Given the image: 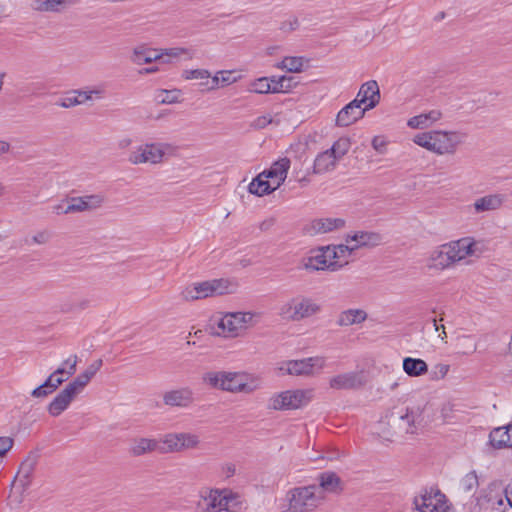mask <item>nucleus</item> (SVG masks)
Segmentation results:
<instances>
[{
    "label": "nucleus",
    "instance_id": "obj_1",
    "mask_svg": "<svg viewBox=\"0 0 512 512\" xmlns=\"http://www.w3.org/2000/svg\"><path fill=\"white\" fill-rule=\"evenodd\" d=\"M480 253L479 243L473 238L464 237L434 248L426 260V265L431 270L443 271L468 257L479 256Z\"/></svg>",
    "mask_w": 512,
    "mask_h": 512
},
{
    "label": "nucleus",
    "instance_id": "obj_2",
    "mask_svg": "<svg viewBox=\"0 0 512 512\" xmlns=\"http://www.w3.org/2000/svg\"><path fill=\"white\" fill-rule=\"evenodd\" d=\"M466 137L459 130L432 129L415 134L412 141L436 156H454L465 143Z\"/></svg>",
    "mask_w": 512,
    "mask_h": 512
},
{
    "label": "nucleus",
    "instance_id": "obj_3",
    "mask_svg": "<svg viewBox=\"0 0 512 512\" xmlns=\"http://www.w3.org/2000/svg\"><path fill=\"white\" fill-rule=\"evenodd\" d=\"M202 381L210 388L233 394H251L261 386L258 377L242 371H209L203 374Z\"/></svg>",
    "mask_w": 512,
    "mask_h": 512
},
{
    "label": "nucleus",
    "instance_id": "obj_4",
    "mask_svg": "<svg viewBox=\"0 0 512 512\" xmlns=\"http://www.w3.org/2000/svg\"><path fill=\"white\" fill-rule=\"evenodd\" d=\"M258 320L259 314L251 311L219 313L211 319V334L225 339H235L245 335Z\"/></svg>",
    "mask_w": 512,
    "mask_h": 512
},
{
    "label": "nucleus",
    "instance_id": "obj_5",
    "mask_svg": "<svg viewBox=\"0 0 512 512\" xmlns=\"http://www.w3.org/2000/svg\"><path fill=\"white\" fill-rule=\"evenodd\" d=\"M238 493L230 489L207 488L199 492L196 512H235L241 507Z\"/></svg>",
    "mask_w": 512,
    "mask_h": 512
},
{
    "label": "nucleus",
    "instance_id": "obj_6",
    "mask_svg": "<svg viewBox=\"0 0 512 512\" xmlns=\"http://www.w3.org/2000/svg\"><path fill=\"white\" fill-rule=\"evenodd\" d=\"M347 251V248L341 244L321 247L304 257L301 260V267L307 271H337L349 263L345 256Z\"/></svg>",
    "mask_w": 512,
    "mask_h": 512
},
{
    "label": "nucleus",
    "instance_id": "obj_7",
    "mask_svg": "<svg viewBox=\"0 0 512 512\" xmlns=\"http://www.w3.org/2000/svg\"><path fill=\"white\" fill-rule=\"evenodd\" d=\"M236 285L229 279L219 278L189 283L180 291V298L185 302H194L209 297L233 293Z\"/></svg>",
    "mask_w": 512,
    "mask_h": 512
},
{
    "label": "nucleus",
    "instance_id": "obj_8",
    "mask_svg": "<svg viewBox=\"0 0 512 512\" xmlns=\"http://www.w3.org/2000/svg\"><path fill=\"white\" fill-rule=\"evenodd\" d=\"M321 312V305L312 298L297 296L278 307V316L288 322H298Z\"/></svg>",
    "mask_w": 512,
    "mask_h": 512
},
{
    "label": "nucleus",
    "instance_id": "obj_9",
    "mask_svg": "<svg viewBox=\"0 0 512 512\" xmlns=\"http://www.w3.org/2000/svg\"><path fill=\"white\" fill-rule=\"evenodd\" d=\"M314 389H289L274 393L268 400V408L276 411L297 410L314 399Z\"/></svg>",
    "mask_w": 512,
    "mask_h": 512
},
{
    "label": "nucleus",
    "instance_id": "obj_10",
    "mask_svg": "<svg viewBox=\"0 0 512 512\" xmlns=\"http://www.w3.org/2000/svg\"><path fill=\"white\" fill-rule=\"evenodd\" d=\"M173 146L165 142H145L128 154V162L132 165H159L164 162L166 155Z\"/></svg>",
    "mask_w": 512,
    "mask_h": 512
},
{
    "label": "nucleus",
    "instance_id": "obj_11",
    "mask_svg": "<svg viewBox=\"0 0 512 512\" xmlns=\"http://www.w3.org/2000/svg\"><path fill=\"white\" fill-rule=\"evenodd\" d=\"M327 366L324 356H313L298 360H288L281 362L278 367V373L281 376H305L311 377L321 373Z\"/></svg>",
    "mask_w": 512,
    "mask_h": 512
},
{
    "label": "nucleus",
    "instance_id": "obj_12",
    "mask_svg": "<svg viewBox=\"0 0 512 512\" xmlns=\"http://www.w3.org/2000/svg\"><path fill=\"white\" fill-rule=\"evenodd\" d=\"M477 504L486 510L505 512L507 506V488L500 484H491L480 492Z\"/></svg>",
    "mask_w": 512,
    "mask_h": 512
},
{
    "label": "nucleus",
    "instance_id": "obj_13",
    "mask_svg": "<svg viewBox=\"0 0 512 512\" xmlns=\"http://www.w3.org/2000/svg\"><path fill=\"white\" fill-rule=\"evenodd\" d=\"M415 509L420 512H447L446 496L440 491H425L414 498Z\"/></svg>",
    "mask_w": 512,
    "mask_h": 512
},
{
    "label": "nucleus",
    "instance_id": "obj_14",
    "mask_svg": "<svg viewBox=\"0 0 512 512\" xmlns=\"http://www.w3.org/2000/svg\"><path fill=\"white\" fill-rule=\"evenodd\" d=\"M33 472V462L32 461H24L17 475L15 476L14 481L11 485L9 499L13 503H20L23 498V493L29 487L31 483V474Z\"/></svg>",
    "mask_w": 512,
    "mask_h": 512
},
{
    "label": "nucleus",
    "instance_id": "obj_15",
    "mask_svg": "<svg viewBox=\"0 0 512 512\" xmlns=\"http://www.w3.org/2000/svg\"><path fill=\"white\" fill-rule=\"evenodd\" d=\"M315 486L299 487L288 493L289 509L294 512L316 506Z\"/></svg>",
    "mask_w": 512,
    "mask_h": 512
},
{
    "label": "nucleus",
    "instance_id": "obj_16",
    "mask_svg": "<svg viewBox=\"0 0 512 512\" xmlns=\"http://www.w3.org/2000/svg\"><path fill=\"white\" fill-rule=\"evenodd\" d=\"M382 242V236L376 232H356L351 236H348L346 239V244H341L343 247L347 248V253H345L348 262L350 261V257L352 253L362 247H375Z\"/></svg>",
    "mask_w": 512,
    "mask_h": 512
},
{
    "label": "nucleus",
    "instance_id": "obj_17",
    "mask_svg": "<svg viewBox=\"0 0 512 512\" xmlns=\"http://www.w3.org/2000/svg\"><path fill=\"white\" fill-rule=\"evenodd\" d=\"M380 99V88L377 81L369 80L360 86L356 98L353 100L361 106L364 105V108L369 111L379 104Z\"/></svg>",
    "mask_w": 512,
    "mask_h": 512
},
{
    "label": "nucleus",
    "instance_id": "obj_18",
    "mask_svg": "<svg viewBox=\"0 0 512 512\" xmlns=\"http://www.w3.org/2000/svg\"><path fill=\"white\" fill-rule=\"evenodd\" d=\"M163 403L169 407L188 408L194 401V392L190 387H180L164 392Z\"/></svg>",
    "mask_w": 512,
    "mask_h": 512
},
{
    "label": "nucleus",
    "instance_id": "obj_19",
    "mask_svg": "<svg viewBox=\"0 0 512 512\" xmlns=\"http://www.w3.org/2000/svg\"><path fill=\"white\" fill-rule=\"evenodd\" d=\"M345 221L342 218H317L304 227L305 234L309 236L322 235L343 228Z\"/></svg>",
    "mask_w": 512,
    "mask_h": 512
},
{
    "label": "nucleus",
    "instance_id": "obj_20",
    "mask_svg": "<svg viewBox=\"0 0 512 512\" xmlns=\"http://www.w3.org/2000/svg\"><path fill=\"white\" fill-rule=\"evenodd\" d=\"M365 381L359 372L350 371L332 376L329 379V387L334 390H352L360 388Z\"/></svg>",
    "mask_w": 512,
    "mask_h": 512
},
{
    "label": "nucleus",
    "instance_id": "obj_21",
    "mask_svg": "<svg viewBox=\"0 0 512 512\" xmlns=\"http://www.w3.org/2000/svg\"><path fill=\"white\" fill-rule=\"evenodd\" d=\"M423 410L420 406L407 407L405 413L399 417V427L406 433L414 435L423 423Z\"/></svg>",
    "mask_w": 512,
    "mask_h": 512
},
{
    "label": "nucleus",
    "instance_id": "obj_22",
    "mask_svg": "<svg viewBox=\"0 0 512 512\" xmlns=\"http://www.w3.org/2000/svg\"><path fill=\"white\" fill-rule=\"evenodd\" d=\"M366 112L364 107L352 100L338 112L335 124L338 127H348L362 119Z\"/></svg>",
    "mask_w": 512,
    "mask_h": 512
},
{
    "label": "nucleus",
    "instance_id": "obj_23",
    "mask_svg": "<svg viewBox=\"0 0 512 512\" xmlns=\"http://www.w3.org/2000/svg\"><path fill=\"white\" fill-rule=\"evenodd\" d=\"M291 167V161L287 157H283L273 162L270 168L262 171L267 179L277 190L286 180L288 171Z\"/></svg>",
    "mask_w": 512,
    "mask_h": 512
},
{
    "label": "nucleus",
    "instance_id": "obj_24",
    "mask_svg": "<svg viewBox=\"0 0 512 512\" xmlns=\"http://www.w3.org/2000/svg\"><path fill=\"white\" fill-rule=\"evenodd\" d=\"M506 201V197L501 193L487 194L476 198L472 204L475 214L493 212L501 209Z\"/></svg>",
    "mask_w": 512,
    "mask_h": 512
},
{
    "label": "nucleus",
    "instance_id": "obj_25",
    "mask_svg": "<svg viewBox=\"0 0 512 512\" xmlns=\"http://www.w3.org/2000/svg\"><path fill=\"white\" fill-rule=\"evenodd\" d=\"M128 451L133 457H140L154 452L159 453V441L156 438L135 437L131 440Z\"/></svg>",
    "mask_w": 512,
    "mask_h": 512
},
{
    "label": "nucleus",
    "instance_id": "obj_26",
    "mask_svg": "<svg viewBox=\"0 0 512 512\" xmlns=\"http://www.w3.org/2000/svg\"><path fill=\"white\" fill-rule=\"evenodd\" d=\"M76 397L77 395L65 386V388L49 403L47 407L48 413L53 417L59 416L70 406Z\"/></svg>",
    "mask_w": 512,
    "mask_h": 512
},
{
    "label": "nucleus",
    "instance_id": "obj_27",
    "mask_svg": "<svg viewBox=\"0 0 512 512\" xmlns=\"http://www.w3.org/2000/svg\"><path fill=\"white\" fill-rule=\"evenodd\" d=\"M442 118V111L439 109H433L409 118L407 126L411 129H428Z\"/></svg>",
    "mask_w": 512,
    "mask_h": 512
},
{
    "label": "nucleus",
    "instance_id": "obj_28",
    "mask_svg": "<svg viewBox=\"0 0 512 512\" xmlns=\"http://www.w3.org/2000/svg\"><path fill=\"white\" fill-rule=\"evenodd\" d=\"M368 319V313L362 308H349L343 310L337 316L336 324L339 327H350L361 325Z\"/></svg>",
    "mask_w": 512,
    "mask_h": 512
},
{
    "label": "nucleus",
    "instance_id": "obj_29",
    "mask_svg": "<svg viewBox=\"0 0 512 512\" xmlns=\"http://www.w3.org/2000/svg\"><path fill=\"white\" fill-rule=\"evenodd\" d=\"M489 443L495 449L512 448V423L494 428L489 434Z\"/></svg>",
    "mask_w": 512,
    "mask_h": 512
},
{
    "label": "nucleus",
    "instance_id": "obj_30",
    "mask_svg": "<svg viewBox=\"0 0 512 512\" xmlns=\"http://www.w3.org/2000/svg\"><path fill=\"white\" fill-rule=\"evenodd\" d=\"M337 163L336 157L327 149L316 156L313 164V173L318 175L329 173L335 170Z\"/></svg>",
    "mask_w": 512,
    "mask_h": 512
},
{
    "label": "nucleus",
    "instance_id": "obj_31",
    "mask_svg": "<svg viewBox=\"0 0 512 512\" xmlns=\"http://www.w3.org/2000/svg\"><path fill=\"white\" fill-rule=\"evenodd\" d=\"M130 59L134 64L140 66L156 62L160 60V56H158V49L137 46L133 48Z\"/></svg>",
    "mask_w": 512,
    "mask_h": 512
},
{
    "label": "nucleus",
    "instance_id": "obj_32",
    "mask_svg": "<svg viewBox=\"0 0 512 512\" xmlns=\"http://www.w3.org/2000/svg\"><path fill=\"white\" fill-rule=\"evenodd\" d=\"M52 240V232L48 229H39L21 239V245L27 248L48 245Z\"/></svg>",
    "mask_w": 512,
    "mask_h": 512
},
{
    "label": "nucleus",
    "instance_id": "obj_33",
    "mask_svg": "<svg viewBox=\"0 0 512 512\" xmlns=\"http://www.w3.org/2000/svg\"><path fill=\"white\" fill-rule=\"evenodd\" d=\"M275 190L276 189L273 187L272 183L267 179V176L262 172L259 173L248 185L249 193L258 197L269 195Z\"/></svg>",
    "mask_w": 512,
    "mask_h": 512
},
{
    "label": "nucleus",
    "instance_id": "obj_34",
    "mask_svg": "<svg viewBox=\"0 0 512 512\" xmlns=\"http://www.w3.org/2000/svg\"><path fill=\"white\" fill-rule=\"evenodd\" d=\"M309 66V59L303 56H286L276 67L290 73H301Z\"/></svg>",
    "mask_w": 512,
    "mask_h": 512
},
{
    "label": "nucleus",
    "instance_id": "obj_35",
    "mask_svg": "<svg viewBox=\"0 0 512 512\" xmlns=\"http://www.w3.org/2000/svg\"><path fill=\"white\" fill-rule=\"evenodd\" d=\"M403 371L410 377H419L428 372L427 363L420 358L406 357L403 359Z\"/></svg>",
    "mask_w": 512,
    "mask_h": 512
},
{
    "label": "nucleus",
    "instance_id": "obj_36",
    "mask_svg": "<svg viewBox=\"0 0 512 512\" xmlns=\"http://www.w3.org/2000/svg\"><path fill=\"white\" fill-rule=\"evenodd\" d=\"M158 56H160L159 61L163 64H171L174 60H178L183 56H186L189 59L192 58L191 51L185 47L158 49Z\"/></svg>",
    "mask_w": 512,
    "mask_h": 512
},
{
    "label": "nucleus",
    "instance_id": "obj_37",
    "mask_svg": "<svg viewBox=\"0 0 512 512\" xmlns=\"http://www.w3.org/2000/svg\"><path fill=\"white\" fill-rule=\"evenodd\" d=\"M234 73L235 72L232 70L217 71L211 78V85L210 87H207V91L216 90L219 87H224L236 83L241 78V76H234Z\"/></svg>",
    "mask_w": 512,
    "mask_h": 512
},
{
    "label": "nucleus",
    "instance_id": "obj_38",
    "mask_svg": "<svg viewBox=\"0 0 512 512\" xmlns=\"http://www.w3.org/2000/svg\"><path fill=\"white\" fill-rule=\"evenodd\" d=\"M71 2L72 0H34L32 8L38 12H60Z\"/></svg>",
    "mask_w": 512,
    "mask_h": 512
},
{
    "label": "nucleus",
    "instance_id": "obj_39",
    "mask_svg": "<svg viewBox=\"0 0 512 512\" xmlns=\"http://www.w3.org/2000/svg\"><path fill=\"white\" fill-rule=\"evenodd\" d=\"M182 78L185 80H199V85L204 87L207 90V87H210L211 83V73L207 69H185L181 74Z\"/></svg>",
    "mask_w": 512,
    "mask_h": 512
},
{
    "label": "nucleus",
    "instance_id": "obj_40",
    "mask_svg": "<svg viewBox=\"0 0 512 512\" xmlns=\"http://www.w3.org/2000/svg\"><path fill=\"white\" fill-rule=\"evenodd\" d=\"M158 441L159 453H180L178 432L164 434Z\"/></svg>",
    "mask_w": 512,
    "mask_h": 512
},
{
    "label": "nucleus",
    "instance_id": "obj_41",
    "mask_svg": "<svg viewBox=\"0 0 512 512\" xmlns=\"http://www.w3.org/2000/svg\"><path fill=\"white\" fill-rule=\"evenodd\" d=\"M320 487L327 492L341 490V480L334 472H325L319 476Z\"/></svg>",
    "mask_w": 512,
    "mask_h": 512
},
{
    "label": "nucleus",
    "instance_id": "obj_42",
    "mask_svg": "<svg viewBox=\"0 0 512 512\" xmlns=\"http://www.w3.org/2000/svg\"><path fill=\"white\" fill-rule=\"evenodd\" d=\"M180 452L199 448L201 444L200 437L191 432H178Z\"/></svg>",
    "mask_w": 512,
    "mask_h": 512
},
{
    "label": "nucleus",
    "instance_id": "obj_43",
    "mask_svg": "<svg viewBox=\"0 0 512 512\" xmlns=\"http://www.w3.org/2000/svg\"><path fill=\"white\" fill-rule=\"evenodd\" d=\"M247 91L256 94L272 93L271 77H260L250 81L247 85Z\"/></svg>",
    "mask_w": 512,
    "mask_h": 512
},
{
    "label": "nucleus",
    "instance_id": "obj_44",
    "mask_svg": "<svg viewBox=\"0 0 512 512\" xmlns=\"http://www.w3.org/2000/svg\"><path fill=\"white\" fill-rule=\"evenodd\" d=\"M351 148V140L348 137H340L336 140L332 147L328 149L332 155L336 157L339 161L341 160L350 150Z\"/></svg>",
    "mask_w": 512,
    "mask_h": 512
},
{
    "label": "nucleus",
    "instance_id": "obj_45",
    "mask_svg": "<svg viewBox=\"0 0 512 512\" xmlns=\"http://www.w3.org/2000/svg\"><path fill=\"white\" fill-rule=\"evenodd\" d=\"M78 357L77 355H72L67 358L61 367L56 369L53 373L56 375H60L61 377H65L69 379L72 375L75 374L77 369Z\"/></svg>",
    "mask_w": 512,
    "mask_h": 512
},
{
    "label": "nucleus",
    "instance_id": "obj_46",
    "mask_svg": "<svg viewBox=\"0 0 512 512\" xmlns=\"http://www.w3.org/2000/svg\"><path fill=\"white\" fill-rule=\"evenodd\" d=\"M104 93L105 89L101 86H96L85 90H75V94L79 96L81 105L94 99H101Z\"/></svg>",
    "mask_w": 512,
    "mask_h": 512
},
{
    "label": "nucleus",
    "instance_id": "obj_47",
    "mask_svg": "<svg viewBox=\"0 0 512 512\" xmlns=\"http://www.w3.org/2000/svg\"><path fill=\"white\" fill-rule=\"evenodd\" d=\"M82 198L85 211H93L99 209L104 205L106 201L105 196L101 193L84 195Z\"/></svg>",
    "mask_w": 512,
    "mask_h": 512
},
{
    "label": "nucleus",
    "instance_id": "obj_48",
    "mask_svg": "<svg viewBox=\"0 0 512 512\" xmlns=\"http://www.w3.org/2000/svg\"><path fill=\"white\" fill-rule=\"evenodd\" d=\"M292 78L287 76L271 77L272 93L287 92L291 89Z\"/></svg>",
    "mask_w": 512,
    "mask_h": 512
},
{
    "label": "nucleus",
    "instance_id": "obj_49",
    "mask_svg": "<svg viewBox=\"0 0 512 512\" xmlns=\"http://www.w3.org/2000/svg\"><path fill=\"white\" fill-rule=\"evenodd\" d=\"M91 380L82 373H80L73 381H71L66 386L73 391L77 396L82 393L85 387L89 384Z\"/></svg>",
    "mask_w": 512,
    "mask_h": 512
},
{
    "label": "nucleus",
    "instance_id": "obj_50",
    "mask_svg": "<svg viewBox=\"0 0 512 512\" xmlns=\"http://www.w3.org/2000/svg\"><path fill=\"white\" fill-rule=\"evenodd\" d=\"M479 485L478 476L475 471L467 473L461 480V488L465 492L474 491Z\"/></svg>",
    "mask_w": 512,
    "mask_h": 512
},
{
    "label": "nucleus",
    "instance_id": "obj_51",
    "mask_svg": "<svg viewBox=\"0 0 512 512\" xmlns=\"http://www.w3.org/2000/svg\"><path fill=\"white\" fill-rule=\"evenodd\" d=\"M179 96V90H161L157 94V99L160 103L172 104L178 102Z\"/></svg>",
    "mask_w": 512,
    "mask_h": 512
},
{
    "label": "nucleus",
    "instance_id": "obj_52",
    "mask_svg": "<svg viewBox=\"0 0 512 512\" xmlns=\"http://www.w3.org/2000/svg\"><path fill=\"white\" fill-rule=\"evenodd\" d=\"M66 202H67V209H66L67 212H70V213L85 212V207H84L82 196L71 197V198L67 199Z\"/></svg>",
    "mask_w": 512,
    "mask_h": 512
},
{
    "label": "nucleus",
    "instance_id": "obj_53",
    "mask_svg": "<svg viewBox=\"0 0 512 512\" xmlns=\"http://www.w3.org/2000/svg\"><path fill=\"white\" fill-rule=\"evenodd\" d=\"M300 26L298 17L289 16L280 23V30L284 33H290L297 30Z\"/></svg>",
    "mask_w": 512,
    "mask_h": 512
},
{
    "label": "nucleus",
    "instance_id": "obj_54",
    "mask_svg": "<svg viewBox=\"0 0 512 512\" xmlns=\"http://www.w3.org/2000/svg\"><path fill=\"white\" fill-rule=\"evenodd\" d=\"M58 106L62 108H72L78 105H81V101L79 100V96L75 94V90L70 92L64 98H62L58 103Z\"/></svg>",
    "mask_w": 512,
    "mask_h": 512
},
{
    "label": "nucleus",
    "instance_id": "obj_55",
    "mask_svg": "<svg viewBox=\"0 0 512 512\" xmlns=\"http://www.w3.org/2000/svg\"><path fill=\"white\" fill-rule=\"evenodd\" d=\"M450 369L448 364L439 363L433 367L432 379L442 380L446 377Z\"/></svg>",
    "mask_w": 512,
    "mask_h": 512
},
{
    "label": "nucleus",
    "instance_id": "obj_56",
    "mask_svg": "<svg viewBox=\"0 0 512 512\" xmlns=\"http://www.w3.org/2000/svg\"><path fill=\"white\" fill-rule=\"evenodd\" d=\"M371 145L379 154H385L387 151L388 141L383 136H375L371 141Z\"/></svg>",
    "mask_w": 512,
    "mask_h": 512
},
{
    "label": "nucleus",
    "instance_id": "obj_57",
    "mask_svg": "<svg viewBox=\"0 0 512 512\" xmlns=\"http://www.w3.org/2000/svg\"><path fill=\"white\" fill-rule=\"evenodd\" d=\"M66 380H68V379L65 377H61L60 375L51 373L45 381H46V386H50L51 390L55 391Z\"/></svg>",
    "mask_w": 512,
    "mask_h": 512
},
{
    "label": "nucleus",
    "instance_id": "obj_58",
    "mask_svg": "<svg viewBox=\"0 0 512 512\" xmlns=\"http://www.w3.org/2000/svg\"><path fill=\"white\" fill-rule=\"evenodd\" d=\"M102 360L97 359L93 363H91L82 374L86 375L88 379L92 380V378L97 374V372L102 367Z\"/></svg>",
    "mask_w": 512,
    "mask_h": 512
},
{
    "label": "nucleus",
    "instance_id": "obj_59",
    "mask_svg": "<svg viewBox=\"0 0 512 512\" xmlns=\"http://www.w3.org/2000/svg\"><path fill=\"white\" fill-rule=\"evenodd\" d=\"M52 392H54V390H51L50 386H46V381H45L42 385L35 388L31 392V395L34 398H44L47 395L51 394Z\"/></svg>",
    "mask_w": 512,
    "mask_h": 512
},
{
    "label": "nucleus",
    "instance_id": "obj_60",
    "mask_svg": "<svg viewBox=\"0 0 512 512\" xmlns=\"http://www.w3.org/2000/svg\"><path fill=\"white\" fill-rule=\"evenodd\" d=\"M270 123H272V117L270 115H263L254 120L253 127L256 129H263Z\"/></svg>",
    "mask_w": 512,
    "mask_h": 512
},
{
    "label": "nucleus",
    "instance_id": "obj_61",
    "mask_svg": "<svg viewBox=\"0 0 512 512\" xmlns=\"http://www.w3.org/2000/svg\"><path fill=\"white\" fill-rule=\"evenodd\" d=\"M222 474L226 477H232L235 474V465L232 463H226L221 467Z\"/></svg>",
    "mask_w": 512,
    "mask_h": 512
},
{
    "label": "nucleus",
    "instance_id": "obj_62",
    "mask_svg": "<svg viewBox=\"0 0 512 512\" xmlns=\"http://www.w3.org/2000/svg\"><path fill=\"white\" fill-rule=\"evenodd\" d=\"M133 143V140L128 137V136H124L122 138H120L117 142V147L120 149V150H126L128 148H130V146L132 145Z\"/></svg>",
    "mask_w": 512,
    "mask_h": 512
},
{
    "label": "nucleus",
    "instance_id": "obj_63",
    "mask_svg": "<svg viewBox=\"0 0 512 512\" xmlns=\"http://www.w3.org/2000/svg\"><path fill=\"white\" fill-rule=\"evenodd\" d=\"M66 209H67L66 201H62L61 203H58L52 207L53 212L57 215L70 214V212H67Z\"/></svg>",
    "mask_w": 512,
    "mask_h": 512
},
{
    "label": "nucleus",
    "instance_id": "obj_64",
    "mask_svg": "<svg viewBox=\"0 0 512 512\" xmlns=\"http://www.w3.org/2000/svg\"><path fill=\"white\" fill-rule=\"evenodd\" d=\"M275 222L273 217L267 218L260 223L259 228L262 231H267L274 226Z\"/></svg>",
    "mask_w": 512,
    "mask_h": 512
}]
</instances>
